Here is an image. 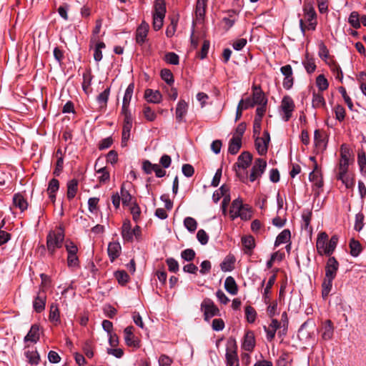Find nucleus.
<instances>
[{"label":"nucleus","instance_id":"1","mask_svg":"<svg viewBox=\"0 0 366 366\" xmlns=\"http://www.w3.org/2000/svg\"><path fill=\"white\" fill-rule=\"evenodd\" d=\"M338 239L339 238L337 235L332 236L329 239L326 232H322L319 233L316 241L317 253L321 256H330L337 247Z\"/></svg>","mask_w":366,"mask_h":366},{"label":"nucleus","instance_id":"2","mask_svg":"<svg viewBox=\"0 0 366 366\" xmlns=\"http://www.w3.org/2000/svg\"><path fill=\"white\" fill-rule=\"evenodd\" d=\"M304 19H300V28L305 36L306 29L314 31L316 29L317 14L310 2H305L303 6Z\"/></svg>","mask_w":366,"mask_h":366},{"label":"nucleus","instance_id":"3","mask_svg":"<svg viewBox=\"0 0 366 366\" xmlns=\"http://www.w3.org/2000/svg\"><path fill=\"white\" fill-rule=\"evenodd\" d=\"M229 216L232 220L239 217L242 220L247 221L252 217V210L247 204H243L240 198H237L232 202Z\"/></svg>","mask_w":366,"mask_h":366},{"label":"nucleus","instance_id":"4","mask_svg":"<svg viewBox=\"0 0 366 366\" xmlns=\"http://www.w3.org/2000/svg\"><path fill=\"white\" fill-rule=\"evenodd\" d=\"M64 239V234L61 228L50 231L46 237V247L52 255L56 249L61 247Z\"/></svg>","mask_w":366,"mask_h":366},{"label":"nucleus","instance_id":"5","mask_svg":"<svg viewBox=\"0 0 366 366\" xmlns=\"http://www.w3.org/2000/svg\"><path fill=\"white\" fill-rule=\"evenodd\" d=\"M153 13V29L159 30L162 26L166 14V3L164 0H155Z\"/></svg>","mask_w":366,"mask_h":366},{"label":"nucleus","instance_id":"6","mask_svg":"<svg viewBox=\"0 0 366 366\" xmlns=\"http://www.w3.org/2000/svg\"><path fill=\"white\" fill-rule=\"evenodd\" d=\"M67 252V265L69 267L76 268L79 266V258L76 255L78 252L77 246L72 242H66L65 244Z\"/></svg>","mask_w":366,"mask_h":366},{"label":"nucleus","instance_id":"7","mask_svg":"<svg viewBox=\"0 0 366 366\" xmlns=\"http://www.w3.org/2000/svg\"><path fill=\"white\" fill-rule=\"evenodd\" d=\"M295 107V102L290 96H285L282 98L280 111L282 118L285 122H287L292 117Z\"/></svg>","mask_w":366,"mask_h":366},{"label":"nucleus","instance_id":"8","mask_svg":"<svg viewBox=\"0 0 366 366\" xmlns=\"http://www.w3.org/2000/svg\"><path fill=\"white\" fill-rule=\"evenodd\" d=\"M201 310L204 312V320L208 321L210 318L219 314V310L210 299H204L201 304Z\"/></svg>","mask_w":366,"mask_h":366},{"label":"nucleus","instance_id":"9","mask_svg":"<svg viewBox=\"0 0 366 366\" xmlns=\"http://www.w3.org/2000/svg\"><path fill=\"white\" fill-rule=\"evenodd\" d=\"M270 136L267 131H264L262 137H255L254 145L259 155H264L267 152Z\"/></svg>","mask_w":366,"mask_h":366},{"label":"nucleus","instance_id":"10","mask_svg":"<svg viewBox=\"0 0 366 366\" xmlns=\"http://www.w3.org/2000/svg\"><path fill=\"white\" fill-rule=\"evenodd\" d=\"M267 162L261 158H258L254 161L249 175V180L254 182L259 178L265 171Z\"/></svg>","mask_w":366,"mask_h":366},{"label":"nucleus","instance_id":"11","mask_svg":"<svg viewBox=\"0 0 366 366\" xmlns=\"http://www.w3.org/2000/svg\"><path fill=\"white\" fill-rule=\"evenodd\" d=\"M141 233V229L136 226L133 229L131 228L129 221H124L122 225V236L125 241H132L134 236L139 237Z\"/></svg>","mask_w":366,"mask_h":366},{"label":"nucleus","instance_id":"12","mask_svg":"<svg viewBox=\"0 0 366 366\" xmlns=\"http://www.w3.org/2000/svg\"><path fill=\"white\" fill-rule=\"evenodd\" d=\"M124 116L122 133V147H126L130 138V132L132 128V117L131 114H123Z\"/></svg>","mask_w":366,"mask_h":366},{"label":"nucleus","instance_id":"13","mask_svg":"<svg viewBox=\"0 0 366 366\" xmlns=\"http://www.w3.org/2000/svg\"><path fill=\"white\" fill-rule=\"evenodd\" d=\"M280 71L284 76L282 82L283 87L287 90L290 89L294 84L293 71L291 65L287 64L282 66Z\"/></svg>","mask_w":366,"mask_h":366},{"label":"nucleus","instance_id":"14","mask_svg":"<svg viewBox=\"0 0 366 366\" xmlns=\"http://www.w3.org/2000/svg\"><path fill=\"white\" fill-rule=\"evenodd\" d=\"M134 89V84H129L125 90L122 107V114H131L129 107L133 95Z\"/></svg>","mask_w":366,"mask_h":366},{"label":"nucleus","instance_id":"15","mask_svg":"<svg viewBox=\"0 0 366 366\" xmlns=\"http://www.w3.org/2000/svg\"><path fill=\"white\" fill-rule=\"evenodd\" d=\"M334 326L331 320H327L322 322L320 329L321 337L325 341L332 339L334 335Z\"/></svg>","mask_w":366,"mask_h":366},{"label":"nucleus","instance_id":"16","mask_svg":"<svg viewBox=\"0 0 366 366\" xmlns=\"http://www.w3.org/2000/svg\"><path fill=\"white\" fill-rule=\"evenodd\" d=\"M339 268V263L334 257H330L325 266V277L335 279Z\"/></svg>","mask_w":366,"mask_h":366},{"label":"nucleus","instance_id":"17","mask_svg":"<svg viewBox=\"0 0 366 366\" xmlns=\"http://www.w3.org/2000/svg\"><path fill=\"white\" fill-rule=\"evenodd\" d=\"M46 295L44 291H39L33 301V307L36 312H41L45 309Z\"/></svg>","mask_w":366,"mask_h":366},{"label":"nucleus","instance_id":"18","mask_svg":"<svg viewBox=\"0 0 366 366\" xmlns=\"http://www.w3.org/2000/svg\"><path fill=\"white\" fill-rule=\"evenodd\" d=\"M149 31V24L142 21L136 31V41L142 45L145 42Z\"/></svg>","mask_w":366,"mask_h":366},{"label":"nucleus","instance_id":"19","mask_svg":"<svg viewBox=\"0 0 366 366\" xmlns=\"http://www.w3.org/2000/svg\"><path fill=\"white\" fill-rule=\"evenodd\" d=\"M207 0H197L195 8L196 21L202 23L204 21L206 12Z\"/></svg>","mask_w":366,"mask_h":366},{"label":"nucleus","instance_id":"20","mask_svg":"<svg viewBox=\"0 0 366 366\" xmlns=\"http://www.w3.org/2000/svg\"><path fill=\"white\" fill-rule=\"evenodd\" d=\"M144 98L149 103L158 104L161 102L162 95L158 90L147 89L144 92Z\"/></svg>","mask_w":366,"mask_h":366},{"label":"nucleus","instance_id":"21","mask_svg":"<svg viewBox=\"0 0 366 366\" xmlns=\"http://www.w3.org/2000/svg\"><path fill=\"white\" fill-rule=\"evenodd\" d=\"M134 327L132 326L127 327L124 330V340L128 346L134 347H139V342L133 334Z\"/></svg>","mask_w":366,"mask_h":366},{"label":"nucleus","instance_id":"22","mask_svg":"<svg viewBox=\"0 0 366 366\" xmlns=\"http://www.w3.org/2000/svg\"><path fill=\"white\" fill-rule=\"evenodd\" d=\"M280 327V322L276 319H272L268 327L264 326V330L267 334V340L272 341L275 336L277 330Z\"/></svg>","mask_w":366,"mask_h":366},{"label":"nucleus","instance_id":"23","mask_svg":"<svg viewBox=\"0 0 366 366\" xmlns=\"http://www.w3.org/2000/svg\"><path fill=\"white\" fill-rule=\"evenodd\" d=\"M252 159V154L249 152H244L238 157L235 165L239 168L247 169L250 165Z\"/></svg>","mask_w":366,"mask_h":366},{"label":"nucleus","instance_id":"24","mask_svg":"<svg viewBox=\"0 0 366 366\" xmlns=\"http://www.w3.org/2000/svg\"><path fill=\"white\" fill-rule=\"evenodd\" d=\"M122 247L118 242H110L108 245V255L112 262L114 261L121 253Z\"/></svg>","mask_w":366,"mask_h":366},{"label":"nucleus","instance_id":"25","mask_svg":"<svg viewBox=\"0 0 366 366\" xmlns=\"http://www.w3.org/2000/svg\"><path fill=\"white\" fill-rule=\"evenodd\" d=\"M309 179L310 182L313 183V185L317 188L320 189L323 186V181L322 177V174L320 170L317 169V166H315V169L310 173Z\"/></svg>","mask_w":366,"mask_h":366},{"label":"nucleus","instance_id":"26","mask_svg":"<svg viewBox=\"0 0 366 366\" xmlns=\"http://www.w3.org/2000/svg\"><path fill=\"white\" fill-rule=\"evenodd\" d=\"M188 110V104L184 100H179L176 107V119L179 122L184 120Z\"/></svg>","mask_w":366,"mask_h":366},{"label":"nucleus","instance_id":"27","mask_svg":"<svg viewBox=\"0 0 366 366\" xmlns=\"http://www.w3.org/2000/svg\"><path fill=\"white\" fill-rule=\"evenodd\" d=\"M326 136L320 130H315L314 133V142L316 147L325 149L327 147Z\"/></svg>","mask_w":366,"mask_h":366},{"label":"nucleus","instance_id":"28","mask_svg":"<svg viewBox=\"0 0 366 366\" xmlns=\"http://www.w3.org/2000/svg\"><path fill=\"white\" fill-rule=\"evenodd\" d=\"M13 204L15 207L19 209L21 212H24L28 208V203L26 199L19 193L14 195Z\"/></svg>","mask_w":366,"mask_h":366},{"label":"nucleus","instance_id":"29","mask_svg":"<svg viewBox=\"0 0 366 366\" xmlns=\"http://www.w3.org/2000/svg\"><path fill=\"white\" fill-rule=\"evenodd\" d=\"M255 345L254 335L252 332L248 331L244 337L242 347L246 351H252Z\"/></svg>","mask_w":366,"mask_h":366},{"label":"nucleus","instance_id":"30","mask_svg":"<svg viewBox=\"0 0 366 366\" xmlns=\"http://www.w3.org/2000/svg\"><path fill=\"white\" fill-rule=\"evenodd\" d=\"M39 339V328L36 325H34L31 327L30 330L27 335L24 337V342H36Z\"/></svg>","mask_w":366,"mask_h":366},{"label":"nucleus","instance_id":"31","mask_svg":"<svg viewBox=\"0 0 366 366\" xmlns=\"http://www.w3.org/2000/svg\"><path fill=\"white\" fill-rule=\"evenodd\" d=\"M254 105L267 104V99L259 87H254L252 98Z\"/></svg>","mask_w":366,"mask_h":366},{"label":"nucleus","instance_id":"32","mask_svg":"<svg viewBox=\"0 0 366 366\" xmlns=\"http://www.w3.org/2000/svg\"><path fill=\"white\" fill-rule=\"evenodd\" d=\"M225 355L227 366H239V359L234 350L227 348Z\"/></svg>","mask_w":366,"mask_h":366},{"label":"nucleus","instance_id":"33","mask_svg":"<svg viewBox=\"0 0 366 366\" xmlns=\"http://www.w3.org/2000/svg\"><path fill=\"white\" fill-rule=\"evenodd\" d=\"M275 280H276L275 275L274 274L272 275L269 278L267 285L264 289V292L262 295V300L266 305L269 304V302L270 301L269 294L271 292V288H272V285L274 284Z\"/></svg>","mask_w":366,"mask_h":366},{"label":"nucleus","instance_id":"34","mask_svg":"<svg viewBox=\"0 0 366 366\" xmlns=\"http://www.w3.org/2000/svg\"><path fill=\"white\" fill-rule=\"evenodd\" d=\"M224 289L232 295H237L238 288L234 279L232 277H227L224 281Z\"/></svg>","mask_w":366,"mask_h":366},{"label":"nucleus","instance_id":"35","mask_svg":"<svg viewBox=\"0 0 366 366\" xmlns=\"http://www.w3.org/2000/svg\"><path fill=\"white\" fill-rule=\"evenodd\" d=\"M49 319L55 325L60 322V315L57 304L54 303L51 305Z\"/></svg>","mask_w":366,"mask_h":366},{"label":"nucleus","instance_id":"36","mask_svg":"<svg viewBox=\"0 0 366 366\" xmlns=\"http://www.w3.org/2000/svg\"><path fill=\"white\" fill-rule=\"evenodd\" d=\"M78 182L76 179L70 180L67 184V198L71 200L72 199L77 192Z\"/></svg>","mask_w":366,"mask_h":366},{"label":"nucleus","instance_id":"37","mask_svg":"<svg viewBox=\"0 0 366 366\" xmlns=\"http://www.w3.org/2000/svg\"><path fill=\"white\" fill-rule=\"evenodd\" d=\"M312 104L314 108H320L325 107L326 102L321 93L313 92Z\"/></svg>","mask_w":366,"mask_h":366},{"label":"nucleus","instance_id":"38","mask_svg":"<svg viewBox=\"0 0 366 366\" xmlns=\"http://www.w3.org/2000/svg\"><path fill=\"white\" fill-rule=\"evenodd\" d=\"M350 254L357 257L360 255L362 252V246L360 243L354 239H352L350 242Z\"/></svg>","mask_w":366,"mask_h":366},{"label":"nucleus","instance_id":"39","mask_svg":"<svg viewBox=\"0 0 366 366\" xmlns=\"http://www.w3.org/2000/svg\"><path fill=\"white\" fill-rule=\"evenodd\" d=\"M290 239V232L288 229H284L277 237L274 246L278 247L282 244L286 243Z\"/></svg>","mask_w":366,"mask_h":366},{"label":"nucleus","instance_id":"40","mask_svg":"<svg viewBox=\"0 0 366 366\" xmlns=\"http://www.w3.org/2000/svg\"><path fill=\"white\" fill-rule=\"evenodd\" d=\"M332 281L333 279L325 277L323 282L322 284V295L324 299H325L330 294L332 287Z\"/></svg>","mask_w":366,"mask_h":366},{"label":"nucleus","instance_id":"41","mask_svg":"<svg viewBox=\"0 0 366 366\" xmlns=\"http://www.w3.org/2000/svg\"><path fill=\"white\" fill-rule=\"evenodd\" d=\"M98 162L95 164L96 172L98 175V179L100 182H105L109 179V172L106 167H100L97 169Z\"/></svg>","mask_w":366,"mask_h":366},{"label":"nucleus","instance_id":"42","mask_svg":"<svg viewBox=\"0 0 366 366\" xmlns=\"http://www.w3.org/2000/svg\"><path fill=\"white\" fill-rule=\"evenodd\" d=\"M241 146L242 140L232 138L229 144L228 152L231 154H236L241 148Z\"/></svg>","mask_w":366,"mask_h":366},{"label":"nucleus","instance_id":"43","mask_svg":"<svg viewBox=\"0 0 366 366\" xmlns=\"http://www.w3.org/2000/svg\"><path fill=\"white\" fill-rule=\"evenodd\" d=\"M109 93L110 89L107 88L97 96V100L100 107H104L107 105L109 97Z\"/></svg>","mask_w":366,"mask_h":366},{"label":"nucleus","instance_id":"44","mask_svg":"<svg viewBox=\"0 0 366 366\" xmlns=\"http://www.w3.org/2000/svg\"><path fill=\"white\" fill-rule=\"evenodd\" d=\"M349 24L355 29L360 27V18L358 12L352 11L348 18Z\"/></svg>","mask_w":366,"mask_h":366},{"label":"nucleus","instance_id":"45","mask_svg":"<svg viewBox=\"0 0 366 366\" xmlns=\"http://www.w3.org/2000/svg\"><path fill=\"white\" fill-rule=\"evenodd\" d=\"M350 158V151L349 148L345 145L342 144L340 147V163H345L349 164Z\"/></svg>","mask_w":366,"mask_h":366},{"label":"nucleus","instance_id":"46","mask_svg":"<svg viewBox=\"0 0 366 366\" xmlns=\"http://www.w3.org/2000/svg\"><path fill=\"white\" fill-rule=\"evenodd\" d=\"M234 263V257L227 256L220 264L221 269L224 272H229L233 269Z\"/></svg>","mask_w":366,"mask_h":366},{"label":"nucleus","instance_id":"47","mask_svg":"<svg viewBox=\"0 0 366 366\" xmlns=\"http://www.w3.org/2000/svg\"><path fill=\"white\" fill-rule=\"evenodd\" d=\"M184 226L189 232H194L197 227V222L194 218L187 217L184 219Z\"/></svg>","mask_w":366,"mask_h":366},{"label":"nucleus","instance_id":"48","mask_svg":"<svg viewBox=\"0 0 366 366\" xmlns=\"http://www.w3.org/2000/svg\"><path fill=\"white\" fill-rule=\"evenodd\" d=\"M337 179L340 180L347 189H352L354 187L355 182L353 174L352 173L339 177Z\"/></svg>","mask_w":366,"mask_h":366},{"label":"nucleus","instance_id":"49","mask_svg":"<svg viewBox=\"0 0 366 366\" xmlns=\"http://www.w3.org/2000/svg\"><path fill=\"white\" fill-rule=\"evenodd\" d=\"M25 356L29 363L31 365H38L39 362V355L36 350L25 352Z\"/></svg>","mask_w":366,"mask_h":366},{"label":"nucleus","instance_id":"50","mask_svg":"<svg viewBox=\"0 0 366 366\" xmlns=\"http://www.w3.org/2000/svg\"><path fill=\"white\" fill-rule=\"evenodd\" d=\"M316 84L320 92L325 91L329 86L328 81L323 74L317 76Z\"/></svg>","mask_w":366,"mask_h":366},{"label":"nucleus","instance_id":"51","mask_svg":"<svg viewBox=\"0 0 366 366\" xmlns=\"http://www.w3.org/2000/svg\"><path fill=\"white\" fill-rule=\"evenodd\" d=\"M302 228L307 232H312V227H310L311 213L303 214L302 216Z\"/></svg>","mask_w":366,"mask_h":366},{"label":"nucleus","instance_id":"52","mask_svg":"<svg viewBox=\"0 0 366 366\" xmlns=\"http://www.w3.org/2000/svg\"><path fill=\"white\" fill-rule=\"evenodd\" d=\"M161 77L169 85H172L174 81L173 74L169 69H162L161 71Z\"/></svg>","mask_w":366,"mask_h":366},{"label":"nucleus","instance_id":"53","mask_svg":"<svg viewBox=\"0 0 366 366\" xmlns=\"http://www.w3.org/2000/svg\"><path fill=\"white\" fill-rule=\"evenodd\" d=\"M165 61L172 65H177L179 61V56L174 52H168L165 54Z\"/></svg>","mask_w":366,"mask_h":366},{"label":"nucleus","instance_id":"54","mask_svg":"<svg viewBox=\"0 0 366 366\" xmlns=\"http://www.w3.org/2000/svg\"><path fill=\"white\" fill-rule=\"evenodd\" d=\"M143 114L147 120L153 122L157 117V114L149 107L144 106L143 108Z\"/></svg>","mask_w":366,"mask_h":366},{"label":"nucleus","instance_id":"55","mask_svg":"<svg viewBox=\"0 0 366 366\" xmlns=\"http://www.w3.org/2000/svg\"><path fill=\"white\" fill-rule=\"evenodd\" d=\"M120 197L123 204L129 205V204L132 201V195L129 194V192L127 190H126L123 187H122L120 190Z\"/></svg>","mask_w":366,"mask_h":366},{"label":"nucleus","instance_id":"56","mask_svg":"<svg viewBox=\"0 0 366 366\" xmlns=\"http://www.w3.org/2000/svg\"><path fill=\"white\" fill-rule=\"evenodd\" d=\"M92 75L90 73H84L83 74V82H82V88L84 91L87 93L88 90L91 86L92 84Z\"/></svg>","mask_w":366,"mask_h":366},{"label":"nucleus","instance_id":"57","mask_svg":"<svg viewBox=\"0 0 366 366\" xmlns=\"http://www.w3.org/2000/svg\"><path fill=\"white\" fill-rule=\"evenodd\" d=\"M348 167H349L348 164L340 163V162L339 163L337 170V175H336L337 179H338L339 177H341L342 176H345L350 173L348 171Z\"/></svg>","mask_w":366,"mask_h":366},{"label":"nucleus","instance_id":"58","mask_svg":"<svg viewBox=\"0 0 366 366\" xmlns=\"http://www.w3.org/2000/svg\"><path fill=\"white\" fill-rule=\"evenodd\" d=\"M166 263L170 272H177L179 271V263L175 259L172 257L167 258L166 259Z\"/></svg>","mask_w":366,"mask_h":366},{"label":"nucleus","instance_id":"59","mask_svg":"<svg viewBox=\"0 0 366 366\" xmlns=\"http://www.w3.org/2000/svg\"><path fill=\"white\" fill-rule=\"evenodd\" d=\"M114 276L118 282L121 285H124L128 282L129 275L124 271H117L115 272Z\"/></svg>","mask_w":366,"mask_h":366},{"label":"nucleus","instance_id":"60","mask_svg":"<svg viewBox=\"0 0 366 366\" xmlns=\"http://www.w3.org/2000/svg\"><path fill=\"white\" fill-rule=\"evenodd\" d=\"M245 130H246V124L243 122L240 123L237 127L232 138L242 140V137L244 134Z\"/></svg>","mask_w":366,"mask_h":366},{"label":"nucleus","instance_id":"61","mask_svg":"<svg viewBox=\"0 0 366 366\" xmlns=\"http://www.w3.org/2000/svg\"><path fill=\"white\" fill-rule=\"evenodd\" d=\"M197 238L202 245L207 244L209 240V236L204 229L198 230L197 233Z\"/></svg>","mask_w":366,"mask_h":366},{"label":"nucleus","instance_id":"62","mask_svg":"<svg viewBox=\"0 0 366 366\" xmlns=\"http://www.w3.org/2000/svg\"><path fill=\"white\" fill-rule=\"evenodd\" d=\"M338 91L341 94V95H342V98L344 99L345 103L347 104V107L350 109H352V108L353 107L352 102L350 97L347 94L345 88L343 86H340L338 88Z\"/></svg>","mask_w":366,"mask_h":366},{"label":"nucleus","instance_id":"63","mask_svg":"<svg viewBox=\"0 0 366 366\" xmlns=\"http://www.w3.org/2000/svg\"><path fill=\"white\" fill-rule=\"evenodd\" d=\"M181 257L186 261H192L195 257V252L192 249H186L181 252Z\"/></svg>","mask_w":366,"mask_h":366},{"label":"nucleus","instance_id":"64","mask_svg":"<svg viewBox=\"0 0 366 366\" xmlns=\"http://www.w3.org/2000/svg\"><path fill=\"white\" fill-rule=\"evenodd\" d=\"M242 244L247 249H252L254 247V239L252 236H247L242 239Z\"/></svg>","mask_w":366,"mask_h":366}]
</instances>
